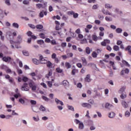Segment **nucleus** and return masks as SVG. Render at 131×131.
<instances>
[{
	"label": "nucleus",
	"instance_id": "1",
	"mask_svg": "<svg viewBox=\"0 0 131 131\" xmlns=\"http://www.w3.org/2000/svg\"><path fill=\"white\" fill-rule=\"evenodd\" d=\"M54 100L57 105V108L59 111H62L63 110V106H64L63 101L59 100L58 98H55Z\"/></svg>",
	"mask_w": 131,
	"mask_h": 131
},
{
	"label": "nucleus",
	"instance_id": "2",
	"mask_svg": "<svg viewBox=\"0 0 131 131\" xmlns=\"http://www.w3.org/2000/svg\"><path fill=\"white\" fill-rule=\"evenodd\" d=\"M74 122L76 123V124H78L79 129L82 130V129L84 128V125L83 124V122H82V121H80L77 119H75L74 120Z\"/></svg>",
	"mask_w": 131,
	"mask_h": 131
},
{
	"label": "nucleus",
	"instance_id": "3",
	"mask_svg": "<svg viewBox=\"0 0 131 131\" xmlns=\"http://www.w3.org/2000/svg\"><path fill=\"white\" fill-rule=\"evenodd\" d=\"M102 13L104 14V15H108V16H111V17H113V18H116V14H113L108 10H105L104 8H103L101 10Z\"/></svg>",
	"mask_w": 131,
	"mask_h": 131
},
{
	"label": "nucleus",
	"instance_id": "4",
	"mask_svg": "<svg viewBox=\"0 0 131 131\" xmlns=\"http://www.w3.org/2000/svg\"><path fill=\"white\" fill-rule=\"evenodd\" d=\"M29 85L30 88H31V90H33L34 92H35V91H36L37 86H36V84H35V82L32 81V80H30L29 82Z\"/></svg>",
	"mask_w": 131,
	"mask_h": 131
},
{
	"label": "nucleus",
	"instance_id": "5",
	"mask_svg": "<svg viewBox=\"0 0 131 131\" xmlns=\"http://www.w3.org/2000/svg\"><path fill=\"white\" fill-rule=\"evenodd\" d=\"M39 61L41 64H47L48 60L47 57H43L41 54H39Z\"/></svg>",
	"mask_w": 131,
	"mask_h": 131
},
{
	"label": "nucleus",
	"instance_id": "6",
	"mask_svg": "<svg viewBox=\"0 0 131 131\" xmlns=\"http://www.w3.org/2000/svg\"><path fill=\"white\" fill-rule=\"evenodd\" d=\"M21 91H25V92H28L29 91V87L28 86V83H24L21 87Z\"/></svg>",
	"mask_w": 131,
	"mask_h": 131
},
{
	"label": "nucleus",
	"instance_id": "7",
	"mask_svg": "<svg viewBox=\"0 0 131 131\" xmlns=\"http://www.w3.org/2000/svg\"><path fill=\"white\" fill-rule=\"evenodd\" d=\"M62 85L65 88V89H67L70 86L69 82H68L67 80H64L62 81Z\"/></svg>",
	"mask_w": 131,
	"mask_h": 131
},
{
	"label": "nucleus",
	"instance_id": "8",
	"mask_svg": "<svg viewBox=\"0 0 131 131\" xmlns=\"http://www.w3.org/2000/svg\"><path fill=\"white\" fill-rule=\"evenodd\" d=\"M81 106L85 107L86 108H88V109H91L92 108V105H91L90 103L85 102L82 103L81 104Z\"/></svg>",
	"mask_w": 131,
	"mask_h": 131
},
{
	"label": "nucleus",
	"instance_id": "9",
	"mask_svg": "<svg viewBox=\"0 0 131 131\" xmlns=\"http://www.w3.org/2000/svg\"><path fill=\"white\" fill-rule=\"evenodd\" d=\"M121 105L124 109L128 108V104L125 100H122L121 102Z\"/></svg>",
	"mask_w": 131,
	"mask_h": 131
},
{
	"label": "nucleus",
	"instance_id": "10",
	"mask_svg": "<svg viewBox=\"0 0 131 131\" xmlns=\"http://www.w3.org/2000/svg\"><path fill=\"white\" fill-rule=\"evenodd\" d=\"M113 107V105L109 103H106L105 104V108L106 109H107L108 110H111V109H112Z\"/></svg>",
	"mask_w": 131,
	"mask_h": 131
},
{
	"label": "nucleus",
	"instance_id": "11",
	"mask_svg": "<svg viewBox=\"0 0 131 131\" xmlns=\"http://www.w3.org/2000/svg\"><path fill=\"white\" fill-rule=\"evenodd\" d=\"M47 128L49 130L53 131L55 129V127L54 126V125L52 123H49L47 126Z\"/></svg>",
	"mask_w": 131,
	"mask_h": 131
},
{
	"label": "nucleus",
	"instance_id": "12",
	"mask_svg": "<svg viewBox=\"0 0 131 131\" xmlns=\"http://www.w3.org/2000/svg\"><path fill=\"white\" fill-rule=\"evenodd\" d=\"M11 60H12V58H11V57H6V56H4L2 58V61H4V62H10V61H11Z\"/></svg>",
	"mask_w": 131,
	"mask_h": 131
},
{
	"label": "nucleus",
	"instance_id": "13",
	"mask_svg": "<svg viewBox=\"0 0 131 131\" xmlns=\"http://www.w3.org/2000/svg\"><path fill=\"white\" fill-rule=\"evenodd\" d=\"M104 7L105 8V9H107L108 10H111V9L113 8V5L109 3H106L104 5Z\"/></svg>",
	"mask_w": 131,
	"mask_h": 131
},
{
	"label": "nucleus",
	"instance_id": "14",
	"mask_svg": "<svg viewBox=\"0 0 131 131\" xmlns=\"http://www.w3.org/2000/svg\"><path fill=\"white\" fill-rule=\"evenodd\" d=\"M81 61L82 62L83 66H86L88 65V61L84 57H81Z\"/></svg>",
	"mask_w": 131,
	"mask_h": 131
},
{
	"label": "nucleus",
	"instance_id": "15",
	"mask_svg": "<svg viewBox=\"0 0 131 131\" xmlns=\"http://www.w3.org/2000/svg\"><path fill=\"white\" fill-rule=\"evenodd\" d=\"M32 34V32H31V31H29L27 32L28 36H31L32 38H33V39H36L37 38L36 36Z\"/></svg>",
	"mask_w": 131,
	"mask_h": 131
},
{
	"label": "nucleus",
	"instance_id": "16",
	"mask_svg": "<svg viewBox=\"0 0 131 131\" xmlns=\"http://www.w3.org/2000/svg\"><path fill=\"white\" fill-rule=\"evenodd\" d=\"M114 13H116V14H122V11L119 8L116 7L114 9Z\"/></svg>",
	"mask_w": 131,
	"mask_h": 131
},
{
	"label": "nucleus",
	"instance_id": "17",
	"mask_svg": "<svg viewBox=\"0 0 131 131\" xmlns=\"http://www.w3.org/2000/svg\"><path fill=\"white\" fill-rule=\"evenodd\" d=\"M32 110L33 111V112H35L36 113H38L39 111H38V107L37 106H32Z\"/></svg>",
	"mask_w": 131,
	"mask_h": 131
},
{
	"label": "nucleus",
	"instance_id": "18",
	"mask_svg": "<svg viewBox=\"0 0 131 131\" xmlns=\"http://www.w3.org/2000/svg\"><path fill=\"white\" fill-rule=\"evenodd\" d=\"M109 118H114L115 117V113L111 112L108 114Z\"/></svg>",
	"mask_w": 131,
	"mask_h": 131
},
{
	"label": "nucleus",
	"instance_id": "19",
	"mask_svg": "<svg viewBox=\"0 0 131 131\" xmlns=\"http://www.w3.org/2000/svg\"><path fill=\"white\" fill-rule=\"evenodd\" d=\"M85 81L87 82H90L91 81V75L88 74L85 78Z\"/></svg>",
	"mask_w": 131,
	"mask_h": 131
},
{
	"label": "nucleus",
	"instance_id": "20",
	"mask_svg": "<svg viewBox=\"0 0 131 131\" xmlns=\"http://www.w3.org/2000/svg\"><path fill=\"white\" fill-rule=\"evenodd\" d=\"M17 39L16 41V42H17L18 43H20V42H21L22 41V36L19 35L17 36Z\"/></svg>",
	"mask_w": 131,
	"mask_h": 131
},
{
	"label": "nucleus",
	"instance_id": "21",
	"mask_svg": "<svg viewBox=\"0 0 131 131\" xmlns=\"http://www.w3.org/2000/svg\"><path fill=\"white\" fill-rule=\"evenodd\" d=\"M64 66L66 68H67V69H70V68H71V64H70V63L68 62H66L65 63Z\"/></svg>",
	"mask_w": 131,
	"mask_h": 131
},
{
	"label": "nucleus",
	"instance_id": "22",
	"mask_svg": "<svg viewBox=\"0 0 131 131\" xmlns=\"http://www.w3.org/2000/svg\"><path fill=\"white\" fill-rule=\"evenodd\" d=\"M125 51H127L128 53L131 55V46H128L127 48H125Z\"/></svg>",
	"mask_w": 131,
	"mask_h": 131
},
{
	"label": "nucleus",
	"instance_id": "23",
	"mask_svg": "<svg viewBox=\"0 0 131 131\" xmlns=\"http://www.w3.org/2000/svg\"><path fill=\"white\" fill-rule=\"evenodd\" d=\"M25 100H26V98H20L19 99V102H20L23 105H24V104H25Z\"/></svg>",
	"mask_w": 131,
	"mask_h": 131
},
{
	"label": "nucleus",
	"instance_id": "24",
	"mask_svg": "<svg viewBox=\"0 0 131 131\" xmlns=\"http://www.w3.org/2000/svg\"><path fill=\"white\" fill-rule=\"evenodd\" d=\"M12 27H14V28H16L17 29H18V28H19V24H18V23H13L12 24Z\"/></svg>",
	"mask_w": 131,
	"mask_h": 131
},
{
	"label": "nucleus",
	"instance_id": "25",
	"mask_svg": "<svg viewBox=\"0 0 131 131\" xmlns=\"http://www.w3.org/2000/svg\"><path fill=\"white\" fill-rule=\"evenodd\" d=\"M124 115L125 117H129L130 116V112L129 111L125 112Z\"/></svg>",
	"mask_w": 131,
	"mask_h": 131
},
{
	"label": "nucleus",
	"instance_id": "26",
	"mask_svg": "<svg viewBox=\"0 0 131 131\" xmlns=\"http://www.w3.org/2000/svg\"><path fill=\"white\" fill-rule=\"evenodd\" d=\"M23 54L24 56H26L27 57H28V56H29V52H28V51L26 50H23Z\"/></svg>",
	"mask_w": 131,
	"mask_h": 131
},
{
	"label": "nucleus",
	"instance_id": "27",
	"mask_svg": "<svg viewBox=\"0 0 131 131\" xmlns=\"http://www.w3.org/2000/svg\"><path fill=\"white\" fill-rule=\"evenodd\" d=\"M67 106L69 110H71V111H74V107H73V106L67 104Z\"/></svg>",
	"mask_w": 131,
	"mask_h": 131
},
{
	"label": "nucleus",
	"instance_id": "28",
	"mask_svg": "<svg viewBox=\"0 0 131 131\" xmlns=\"http://www.w3.org/2000/svg\"><path fill=\"white\" fill-rule=\"evenodd\" d=\"M0 39L4 41L5 40V36L3 35V32L0 30Z\"/></svg>",
	"mask_w": 131,
	"mask_h": 131
},
{
	"label": "nucleus",
	"instance_id": "29",
	"mask_svg": "<svg viewBox=\"0 0 131 131\" xmlns=\"http://www.w3.org/2000/svg\"><path fill=\"white\" fill-rule=\"evenodd\" d=\"M116 33H122V29L120 28H118L116 29Z\"/></svg>",
	"mask_w": 131,
	"mask_h": 131
},
{
	"label": "nucleus",
	"instance_id": "30",
	"mask_svg": "<svg viewBox=\"0 0 131 131\" xmlns=\"http://www.w3.org/2000/svg\"><path fill=\"white\" fill-rule=\"evenodd\" d=\"M98 17L99 20H101V21H103V20H104V16H103V15H102L101 14H98Z\"/></svg>",
	"mask_w": 131,
	"mask_h": 131
},
{
	"label": "nucleus",
	"instance_id": "31",
	"mask_svg": "<svg viewBox=\"0 0 131 131\" xmlns=\"http://www.w3.org/2000/svg\"><path fill=\"white\" fill-rule=\"evenodd\" d=\"M47 64V67H48V68H51L53 65V64L52 63V62H51V61H47V62L46 63Z\"/></svg>",
	"mask_w": 131,
	"mask_h": 131
},
{
	"label": "nucleus",
	"instance_id": "32",
	"mask_svg": "<svg viewBox=\"0 0 131 131\" xmlns=\"http://www.w3.org/2000/svg\"><path fill=\"white\" fill-rule=\"evenodd\" d=\"M42 99L46 102H49V101H50V98H49L45 96H42Z\"/></svg>",
	"mask_w": 131,
	"mask_h": 131
},
{
	"label": "nucleus",
	"instance_id": "33",
	"mask_svg": "<svg viewBox=\"0 0 131 131\" xmlns=\"http://www.w3.org/2000/svg\"><path fill=\"white\" fill-rule=\"evenodd\" d=\"M127 96H126V94L125 93H122L121 94V95L120 96V98L121 99H122V100H124V99H125V98H126Z\"/></svg>",
	"mask_w": 131,
	"mask_h": 131
},
{
	"label": "nucleus",
	"instance_id": "34",
	"mask_svg": "<svg viewBox=\"0 0 131 131\" xmlns=\"http://www.w3.org/2000/svg\"><path fill=\"white\" fill-rule=\"evenodd\" d=\"M105 20L107 22H109L110 21H112V18L110 16H105Z\"/></svg>",
	"mask_w": 131,
	"mask_h": 131
},
{
	"label": "nucleus",
	"instance_id": "35",
	"mask_svg": "<svg viewBox=\"0 0 131 131\" xmlns=\"http://www.w3.org/2000/svg\"><path fill=\"white\" fill-rule=\"evenodd\" d=\"M122 63H123V64L125 65V66H127V67H129V66H130L129 63H128V62H127V61H126L125 60H123Z\"/></svg>",
	"mask_w": 131,
	"mask_h": 131
},
{
	"label": "nucleus",
	"instance_id": "36",
	"mask_svg": "<svg viewBox=\"0 0 131 131\" xmlns=\"http://www.w3.org/2000/svg\"><path fill=\"white\" fill-rule=\"evenodd\" d=\"M85 52L86 54L90 55V54H91V49L89 47H86L85 49Z\"/></svg>",
	"mask_w": 131,
	"mask_h": 131
},
{
	"label": "nucleus",
	"instance_id": "37",
	"mask_svg": "<svg viewBox=\"0 0 131 131\" xmlns=\"http://www.w3.org/2000/svg\"><path fill=\"white\" fill-rule=\"evenodd\" d=\"M92 38L93 40H94V41H97V40H98V36H97V35H93L92 36Z\"/></svg>",
	"mask_w": 131,
	"mask_h": 131
},
{
	"label": "nucleus",
	"instance_id": "38",
	"mask_svg": "<svg viewBox=\"0 0 131 131\" xmlns=\"http://www.w3.org/2000/svg\"><path fill=\"white\" fill-rule=\"evenodd\" d=\"M5 3L7 6H11V1L10 0H5Z\"/></svg>",
	"mask_w": 131,
	"mask_h": 131
},
{
	"label": "nucleus",
	"instance_id": "39",
	"mask_svg": "<svg viewBox=\"0 0 131 131\" xmlns=\"http://www.w3.org/2000/svg\"><path fill=\"white\" fill-rule=\"evenodd\" d=\"M52 74H53V73L52 72V71H50L47 75H46L47 78H49L50 76H52Z\"/></svg>",
	"mask_w": 131,
	"mask_h": 131
},
{
	"label": "nucleus",
	"instance_id": "40",
	"mask_svg": "<svg viewBox=\"0 0 131 131\" xmlns=\"http://www.w3.org/2000/svg\"><path fill=\"white\" fill-rule=\"evenodd\" d=\"M36 28L37 29H42V28H43V26L42 25H37L36 26Z\"/></svg>",
	"mask_w": 131,
	"mask_h": 131
},
{
	"label": "nucleus",
	"instance_id": "41",
	"mask_svg": "<svg viewBox=\"0 0 131 131\" xmlns=\"http://www.w3.org/2000/svg\"><path fill=\"white\" fill-rule=\"evenodd\" d=\"M36 7L37 9H41V8H42V4H37L36 5Z\"/></svg>",
	"mask_w": 131,
	"mask_h": 131
},
{
	"label": "nucleus",
	"instance_id": "42",
	"mask_svg": "<svg viewBox=\"0 0 131 131\" xmlns=\"http://www.w3.org/2000/svg\"><path fill=\"white\" fill-rule=\"evenodd\" d=\"M33 62L34 64H36V65H38V62H39V60L36 59H33Z\"/></svg>",
	"mask_w": 131,
	"mask_h": 131
},
{
	"label": "nucleus",
	"instance_id": "43",
	"mask_svg": "<svg viewBox=\"0 0 131 131\" xmlns=\"http://www.w3.org/2000/svg\"><path fill=\"white\" fill-rule=\"evenodd\" d=\"M39 110H40V111H42V112H45V111H46V108L42 105H41L40 106Z\"/></svg>",
	"mask_w": 131,
	"mask_h": 131
},
{
	"label": "nucleus",
	"instance_id": "44",
	"mask_svg": "<svg viewBox=\"0 0 131 131\" xmlns=\"http://www.w3.org/2000/svg\"><path fill=\"white\" fill-rule=\"evenodd\" d=\"M14 98H15V99H18L19 97H21V95L20 94V93H17L14 94Z\"/></svg>",
	"mask_w": 131,
	"mask_h": 131
},
{
	"label": "nucleus",
	"instance_id": "45",
	"mask_svg": "<svg viewBox=\"0 0 131 131\" xmlns=\"http://www.w3.org/2000/svg\"><path fill=\"white\" fill-rule=\"evenodd\" d=\"M113 49L116 51V52H117V51H119V47L117 46H114L113 47Z\"/></svg>",
	"mask_w": 131,
	"mask_h": 131
},
{
	"label": "nucleus",
	"instance_id": "46",
	"mask_svg": "<svg viewBox=\"0 0 131 131\" xmlns=\"http://www.w3.org/2000/svg\"><path fill=\"white\" fill-rule=\"evenodd\" d=\"M37 43H38V45H43V43H45V41L43 40H39L37 41Z\"/></svg>",
	"mask_w": 131,
	"mask_h": 131
},
{
	"label": "nucleus",
	"instance_id": "47",
	"mask_svg": "<svg viewBox=\"0 0 131 131\" xmlns=\"http://www.w3.org/2000/svg\"><path fill=\"white\" fill-rule=\"evenodd\" d=\"M99 8V5H94L92 7V9L93 10H97Z\"/></svg>",
	"mask_w": 131,
	"mask_h": 131
},
{
	"label": "nucleus",
	"instance_id": "48",
	"mask_svg": "<svg viewBox=\"0 0 131 131\" xmlns=\"http://www.w3.org/2000/svg\"><path fill=\"white\" fill-rule=\"evenodd\" d=\"M62 69H61L60 68H58L56 69V72H58V73H62Z\"/></svg>",
	"mask_w": 131,
	"mask_h": 131
},
{
	"label": "nucleus",
	"instance_id": "49",
	"mask_svg": "<svg viewBox=\"0 0 131 131\" xmlns=\"http://www.w3.org/2000/svg\"><path fill=\"white\" fill-rule=\"evenodd\" d=\"M39 36H40V37H41V38H42L43 39H45V38H46V36L45 35V34H43V33H40L39 34Z\"/></svg>",
	"mask_w": 131,
	"mask_h": 131
},
{
	"label": "nucleus",
	"instance_id": "50",
	"mask_svg": "<svg viewBox=\"0 0 131 131\" xmlns=\"http://www.w3.org/2000/svg\"><path fill=\"white\" fill-rule=\"evenodd\" d=\"M30 102L31 105H35L36 104V101L35 100H31Z\"/></svg>",
	"mask_w": 131,
	"mask_h": 131
},
{
	"label": "nucleus",
	"instance_id": "51",
	"mask_svg": "<svg viewBox=\"0 0 131 131\" xmlns=\"http://www.w3.org/2000/svg\"><path fill=\"white\" fill-rule=\"evenodd\" d=\"M24 5H29V1H27V0H24L23 2Z\"/></svg>",
	"mask_w": 131,
	"mask_h": 131
},
{
	"label": "nucleus",
	"instance_id": "52",
	"mask_svg": "<svg viewBox=\"0 0 131 131\" xmlns=\"http://www.w3.org/2000/svg\"><path fill=\"white\" fill-rule=\"evenodd\" d=\"M22 80L23 81L26 82V81H28V78H27V77H23Z\"/></svg>",
	"mask_w": 131,
	"mask_h": 131
},
{
	"label": "nucleus",
	"instance_id": "53",
	"mask_svg": "<svg viewBox=\"0 0 131 131\" xmlns=\"http://www.w3.org/2000/svg\"><path fill=\"white\" fill-rule=\"evenodd\" d=\"M12 111V113L11 114V115H13V116H18V113H15L14 110H13Z\"/></svg>",
	"mask_w": 131,
	"mask_h": 131
},
{
	"label": "nucleus",
	"instance_id": "54",
	"mask_svg": "<svg viewBox=\"0 0 131 131\" xmlns=\"http://www.w3.org/2000/svg\"><path fill=\"white\" fill-rule=\"evenodd\" d=\"M124 91H125V86H123L120 89L119 92H120L121 93H123Z\"/></svg>",
	"mask_w": 131,
	"mask_h": 131
},
{
	"label": "nucleus",
	"instance_id": "55",
	"mask_svg": "<svg viewBox=\"0 0 131 131\" xmlns=\"http://www.w3.org/2000/svg\"><path fill=\"white\" fill-rule=\"evenodd\" d=\"M0 118L1 119H6V115L4 114H0Z\"/></svg>",
	"mask_w": 131,
	"mask_h": 131
},
{
	"label": "nucleus",
	"instance_id": "56",
	"mask_svg": "<svg viewBox=\"0 0 131 131\" xmlns=\"http://www.w3.org/2000/svg\"><path fill=\"white\" fill-rule=\"evenodd\" d=\"M94 22H95V24H97L98 25L101 24V20H100L96 19L95 20Z\"/></svg>",
	"mask_w": 131,
	"mask_h": 131
},
{
	"label": "nucleus",
	"instance_id": "57",
	"mask_svg": "<svg viewBox=\"0 0 131 131\" xmlns=\"http://www.w3.org/2000/svg\"><path fill=\"white\" fill-rule=\"evenodd\" d=\"M67 46V43L66 42L61 43L62 48H66Z\"/></svg>",
	"mask_w": 131,
	"mask_h": 131
},
{
	"label": "nucleus",
	"instance_id": "58",
	"mask_svg": "<svg viewBox=\"0 0 131 131\" xmlns=\"http://www.w3.org/2000/svg\"><path fill=\"white\" fill-rule=\"evenodd\" d=\"M9 82H10V83H12V84H15V82L14 81V80H13V78H10L9 79Z\"/></svg>",
	"mask_w": 131,
	"mask_h": 131
},
{
	"label": "nucleus",
	"instance_id": "59",
	"mask_svg": "<svg viewBox=\"0 0 131 131\" xmlns=\"http://www.w3.org/2000/svg\"><path fill=\"white\" fill-rule=\"evenodd\" d=\"M12 117V115H7L5 116V119H10Z\"/></svg>",
	"mask_w": 131,
	"mask_h": 131
},
{
	"label": "nucleus",
	"instance_id": "60",
	"mask_svg": "<svg viewBox=\"0 0 131 131\" xmlns=\"http://www.w3.org/2000/svg\"><path fill=\"white\" fill-rule=\"evenodd\" d=\"M97 53H96V52H93L92 53V56L93 57V58H97Z\"/></svg>",
	"mask_w": 131,
	"mask_h": 131
},
{
	"label": "nucleus",
	"instance_id": "61",
	"mask_svg": "<svg viewBox=\"0 0 131 131\" xmlns=\"http://www.w3.org/2000/svg\"><path fill=\"white\" fill-rule=\"evenodd\" d=\"M110 27L112 29H113L114 30H115V29H116V26L114 25H111Z\"/></svg>",
	"mask_w": 131,
	"mask_h": 131
},
{
	"label": "nucleus",
	"instance_id": "62",
	"mask_svg": "<svg viewBox=\"0 0 131 131\" xmlns=\"http://www.w3.org/2000/svg\"><path fill=\"white\" fill-rule=\"evenodd\" d=\"M47 84L48 86H49V88H52V86L53 85V84H52V82L51 81H48Z\"/></svg>",
	"mask_w": 131,
	"mask_h": 131
},
{
	"label": "nucleus",
	"instance_id": "63",
	"mask_svg": "<svg viewBox=\"0 0 131 131\" xmlns=\"http://www.w3.org/2000/svg\"><path fill=\"white\" fill-rule=\"evenodd\" d=\"M96 113H97L98 117H99V118H101V117H102V114H101L100 112H99L97 111Z\"/></svg>",
	"mask_w": 131,
	"mask_h": 131
},
{
	"label": "nucleus",
	"instance_id": "64",
	"mask_svg": "<svg viewBox=\"0 0 131 131\" xmlns=\"http://www.w3.org/2000/svg\"><path fill=\"white\" fill-rule=\"evenodd\" d=\"M39 17H40L41 18L43 17V11H41L39 13Z\"/></svg>",
	"mask_w": 131,
	"mask_h": 131
}]
</instances>
